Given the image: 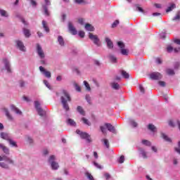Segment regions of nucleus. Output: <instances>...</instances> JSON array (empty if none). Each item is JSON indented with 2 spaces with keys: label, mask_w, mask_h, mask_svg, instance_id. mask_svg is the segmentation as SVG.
<instances>
[{
  "label": "nucleus",
  "mask_w": 180,
  "mask_h": 180,
  "mask_svg": "<svg viewBox=\"0 0 180 180\" xmlns=\"http://www.w3.org/2000/svg\"><path fill=\"white\" fill-rule=\"evenodd\" d=\"M40 63L42 65H47V60H46V58H40Z\"/></svg>",
  "instance_id": "obj_52"
},
{
  "label": "nucleus",
  "mask_w": 180,
  "mask_h": 180,
  "mask_svg": "<svg viewBox=\"0 0 180 180\" xmlns=\"http://www.w3.org/2000/svg\"><path fill=\"white\" fill-rule=\"evenodd\" d=\"M174 43L180 46V39H174Z\"/></svg>",
  "instance_id": "obj_64"
},
{
  "label": "nucleus",
  "mask_w": 180,
  "mask_h": 180,
  "mask_svg": "<svg viewBox=\"0 0 180 180\" xmlns=\"http://www.w3.org/2000/svg\"><path fill=\"white\" fill-rule=\"evenodd\" d=\"M129 123L132 127H137V126H139V124H137V122H136L134 120H129Z\"/></svg>",
  "instance_id": "obj_42"
},
{
  "label": "nucleus",
  "mask_w": 180,
  "mask_h": 180,
  "mask_svg": "<svg viewBox=\"0 0 180 180\" xmlns=\"http://www.w3.org/2000/svg\"><path fill=\"white\" fill-rule=\"evenodd\" d=\"M109 59L112 64H116V63H117V58L115 56V55L110 54Z\"/></svg>",
  "instance_id": "obj_29"
},
{
  "label": "nucleus",
  "mask_w": 180,
  "mask_h": 180,
  "mask_svg": "<svg viewBox=\"0 0 180 180\" xmlns=\"http://www.w3.org/2000/svg\"><path fill=\"white\" fill-rule=\"evenodd\" d=\"M75 4L81 5V4H85V0H75Z\"/></svg>",
  "instance_id": "obj_57"
},
{
  "label": "nucleus",
  "mask_w": 180,
  "mask_h": 180,
  "mask_svg": "<svg viewBox=\"0 0 180 180\" xmlns=\"http://www.w3.org/2000/svg\"><path fill=\"white\" fill-rule=\"evenodd\" d=\"M42 27L46 33H49L50 32V28H49L47 22L45 20H42Z\"/></svg>",
  "instance_id": "obj_30"
},
{
  "label": "nucleus",
  "mask_w": 180,
  "mask_h": 180,
  "mask_svg": "<svg viewBox=\"0 0 180 180\" xmlns=\"http://www.w3.org/2000/svg\"><path fill=\"white\" fill-rule=\"evenodd\" d=\"M19 84H20V86L21 88H24L25 85H26V82H25V81H23V80H20L19 82Z\"/></svg>",
  "instance_id": "obj_59"
},
{
  "label": "nucleus",
  "mask_w": 180,
  "mask_h": 180,
  "mask_svg": "<svg viewBox=\"0 0 180 180\" xmlns=\"http://www.w3.org/2000/svg\"><path fill=\"white\" fill-rule=\"evenodd\" d=\"M0 148L2 149L4 154H6V155H9V148L5 146L4 144L0 143Z\"/></svg>",
  "instance_id": "obj_25"
},
{
  "label": "nucleus",
  "mask_w": 180,
  "mask_h": 180,
  "mask_svg": "<svg viewBox=\"0 0 180 180\" xmlns=\"http://www.w3.org/2000/svg\"><path fill=\"white\" fill-rule=\"evenodd\" d=\"M174 51V53H179L180 47L174 49V46H172V45H171V44H169V45L167 46V53H172Z\"/></svg>",
  "instance_id": "obj_14"
},
{
  "label": "nucleus",
  "mask_w": 180,
  "mask_h": 180,
  "mask_svg": "<svg viewBox=\"0 0 180 180\" xmlns=\"http://www.w3.org/2000/svg\"><path fill=\"white\" fill-rule=\"evenodd\" d=\"M78 22L79 23V25H85V19L79 18L78 19Z\"/></svg>",
  "instance_id": "obj_54"
},
{
  "label": "nucleus",
  "mask_w": 180,
  "mask_h": 180,
  "mask_svg": "<svg viewBox=\"0 0 180 180\" xmlns=\"http://www.w3.org/2000/svg\"><path fill=\"white\" fill-rule=\"evenodd\" d=\"M180 67V63L179 62H176L174 64V70H178V68H179Z\"/></svg>",
  "instance_id": "obj_56"
},
{
  "label": "nucleus",
  "mask_w": 180,
  "mask_h": 180,
  "mask_svg": "<svg viewBox=\"0 0 180 180\" xmlns=\"http://www.w3.org/2000/svg\"><path fill=\"white\" fill-rule=\"evenodd\" d=\"M82 120L84 124H86L87 126H91V122L89 120H86L85 117H82Z\"/></svg>",
  "instance_id": "obj_47"
},
{
  "label": "nucleus",
  "mask_w": 180,
  "mask_h": 180,
  "mask_svg": "<svg viewBox=\"0 0 180 180\" xmlns=\"http://www.w3.org/2000/svg\"><path fill=\"white\" fill-rule=\"evenodd\" d=\"M57 42L58 43L59 46H60V47L65 46V41H64V38L63 37V36H58Z\"/></svg>",
  "instance_id": "obj_18"
},
{
  "label": "nucleus",
  "mask_w": 180,
  "mask_h": 180,
  "mask_svg": "<svg viewBox=\"0 0 180 180\" xmlns=\"http://www.w3.org/2000/svg\"><path fill=\"white\" fill-rule=\"evenodd\" d=\"M155 61H156V63L159 65L162 64V60L160 58H157Z\"/></svg>",
  "instance_id": "obj_61"
},
{
  "label": "nucleus",
  "mask_w": 180,
  "mask_h": 180,
  "mask_svg": "<svg viewBox=\"0 0 180 180\" xmlns=\"http://www.w3.org/2000/svg\"><path fill=\"white\" fill-rule=\"evenodd\" d=\"M180 20V12L179 11L176 15L172 18V20Z\"/></svg>",
  "instance_id": "obj_50"
},
{
  "label": "nucleus",
  "mask_w": 180,
  "mask_h": 180,
  "mask_svg": "<svg viewBox=\"0 0 180 180\" xmlns=\"http://www.w3.org/2000/svg\"><path fill=\"white\" fill-rule=\"evenodd\" d=\"M79 36L82 38L85 37V32L84 31H79Z\"/></svg>",
  "instance_id": "obj_60"
},
{
  "label": "nucleus",
  "mask_w": 180,
  "mask_h": 180,
  "mask_svg": "<svg viewBox=\"0 0 180 180\" xmlns=\"http://www.w3.org/2000/svg\"><path fill=\"white\" fill-rule=\"evenodd\" d=\"M120 22L119 20H116L112 24V27L115 29V27H117V25H119Z\"/></svg>",
  "instance_id": "obj_53"
},
{
  "label": "nucleus",
  "mask_w": 180,
  "mask_h": 180,
  "mask_svg": "<svg viewBox=\"0 0 180 180\" xmlns=\"http://www.w3.org/2000/svg\"><path fill=\"white\" fill-rule=\"evenodd\" d=\"M134 11H136L137 12H141V13H144V10L143 8L139 6V4H136L134 7Z\"/></svg>",
  "instance_id": "obj_31"
},
{
  "label": "nucleus",
  "mask_w": 180,
  "mask_h": 180,
  "mask_svg": "<svg viewBox=\"0 0 180 180\" xmlns=\"http://www.w3.org/2000/svg\"><path fill=\"white\" fill-rule=\"evenodd\" d=\"M151 150H152V151H153V153H158V149L155 146H152Z\"/></svg>",
  "instance_id": "obj_63"
},
{
  "label": "nucleus",
  "mask_w": 180,
  "mask_h": 180,
  "mask_svg": "<svg viewBox=\"0 0 180 180\" xmlns=\"http://www.w3.org/2000/svg\"><path fill=\"white\" fill-rule=\"evenodd\" d=\"M73 86L77 92H81V86H79L77 82L73 83Z\"/></svg>",
  "instance_id": "obj_40"
},
{
  "label": "nucleus",
  "mask_w": 180,
  "mask_h": 180,
  "mask_svg": "<svg viewBox=\"0 0 180 180\" xmlns=\"http://www.w3.org/2000/svg\"><path fill=\"white\" fill-rule=\"evenodd\" d=\"M0 16L1 18H9V13H8V11H6V10L0 8Z\"/></svg>",
  "instance_id": "obj_21"
},
{
  "label": "nucleus",
  "mask_w": 180,
  "mask_h": 180,
  "mask_svg": "<svg viewBox=\"0 0 180 180\" xmlns=\"http://www.w3.org/2000/svg\"><path fill=\"white\" fill-rule=\"evenodd\" d=\"M84 29L88 32H94L95 30V27H94V26L89 23H86L85 25Z\"/></svg>",
  "instance_id": "obj_27"
},
{
  "label": "nucleus",
  "mask_w": 180,
  "mask_h": 180,
  "mask_svg": "<svg viewBox=\"0 0 180 180\" xmlns=\"http://www.w3.org/2000/svg\"><path fill=\"white\" fill-rule=\"evenodd\" d=\"M139 156L142 157V158H148V156L147 155V151H146V149L143 148H139Z\"/></svg>",
  "instance_id": "obj_17"
},
{
  "label": "nucleus",
  "mask_w": 180,
  "mask_h": 180,
  "mask_svg": "<svg viewBox=\"0 0 180 180\" xmlns=\"http://www.w3.org/2000/svg\"><path fill=\"white\" fill-rule=\"evenodd\" d=\"M165 72L167 75H169L170 77L175 75V70L171 68H166Z\"/></svg>",
  "instance_id": "obj_22"
},
{
  "label": "nucleus",
  "mask_w": 180,
  "mask_h": 180,
  "mask_svg": "<svg viewBox=\"0 0 180 180\" xmlns=\"http://www.w3.org/2000/svg\"><path fill=\"white\" fill-rule=\"evenodd\" d=\"M34 108L38 113V115L39 116H41V117H43V116L46 115V111H44L43 110V108H41V107L40 106V101H35L34 102Z\"/></svg>",
  "instance_id": "obj_7"
},
{
  "label": "nucleus",
  "mask_w": 180,
  "mask_h": 180,
  "mask_svg": "<svg viewBox=\"0 0 180 180\" xmlns=\"http://www.w3.org/2000/svg\"><path fill=\"white\" fill-rule=\"evenodd\" d=\"M10 108L13 112L16 113V115H22V111H20V110H19V108H18L16 106L11 105Z\"/></svg>",
  "instance_id": "obj_23"
},
{
  "label": "nucleus",
  "mask_w": 180,
  "mask_h": 180,
  "mask_svg": "<svg viewBox=\"0 0 180 180\" xmlns=\"http://www.w3.org/2000/svg\"><path fill=\"white\" fill-rule=\"evenodd\" d=\"M60 101L63 109H65L66 112H68V110H70V105H68V102H71V96H70V94H68V91L63 90L62 91Z\"/></svg>",
  "instance_id": "obj_1"
},
{
  "label": "nucleus",
  "mask_w": 180,
  "mask_h": 180,
  "mask_svg": "<svg viewBox=\"0 0 180 180\" xmlns=\"http://www.w3.org/2000/svg\"><path fill=\"white\" fill-rule=\"evenodd\" d=\"M141 143L143 145V146H146L147 147H150L151 146V141H148V140H146V139H143L141 141Z\"/></svg>",
  "instance_id": "obj_32"
},
{
  "label": "nucleus",
  "mask_w": 180,
  "mask_h": 180,
  "mask_svg": "<svg viewBox=\"0 0 180 180\" xmlns=\"http://www.w3.org/2000/svg\"><path fill=\"white\" fill-rule=\"evenodd\" d=\"M0 137L1 139H3L4 140H6L7 141H8L11 138L9 137V134L5 132H1L0 134Z\"/></svg>",
  "instance_id": "obj_26"
},
{
  "label": "nucleus",
  "mask_w": 180,
  "mask_h": 180,
  "mask_svg": "<svg viewBox=\"0 0 180 180\" xmlns=\"http://www.w3.org/2000/svg\"><path fill=\"white\" fill-rule=\"evenodd\" d=\"M30 3L32 8H36V6H37V3L34 0H30Z\"/></svg>",
  "instance_id": "obj_49"
},
{
  "label": "nucleus",
  "mask_w": 180,
  "mask_h": 180,
  "mask_svg": "<svg viewBox=\"0 0 180 180\" xmlns=\"http://www.w3.org/2000/svg\"><path fill=\"white\" fill-rule=\"evenodd\" d=\"M117 46L120 49V53L122 56H129V49L124 48V44L122 41L117 42Z\"/></svg>",
  "instance_id": "obj_9"
},
{
  "label": "nucleus",
  "mask_w": 180,
  "mask_h": 180,
  "mask_svg": "<svg viewBox=\"0 0 180 180\" xmlns=\"http://www.w3.org/2000/svg\"><path fill=\"white\" fill-rule=\"evenodd\" d=\"M36 53L39 58H46V53H44V51L40 44H36Z\"/></svg>",
  "instance_id": "obj_8"
},
{
  "label": "nucleus",
  "mask_w": 180,
  "mask_h": 180,
  "mask_svg": "<svg viewBox=\"0 0 180 180\" xmlns=\"http://www.w3.org/2000/svg\"><path fill=\"white\" fill-rule=\"evenodd\" d=\"M45 4L42 6V8L44 9V14L46 16H49V8H47V6H50V5H51V0H44Z\"/></svg>",
  "instance_id": "obj_12"
},
{
  "label": "nucleus",
  "mask_w": 180,
  "mask_h": 180,
  "mask_svg": "<svg viewBox=\"0 0 180 180\" xmlns=\"http://www.w3.org/2000/svg\"><path fill=\"white\" fill-rule=\"evenodd\" d=\"M176 8V6H175L174 4H172L166 10V12H171V11H172L173 9H175Z\"/></svg>",
  "instance_id": "obj_38"
},
{
  "label": "nucleus",
  "mask_w": 180,
  "mask_h": 180,
  "mask_svg": "<svg viewBox=\"0 0 180 180\" xmlns=\"http://www.w3.org/2000/svg\"><path fill=\"white\" fill-rule=\"evenodd\" d=\"M27 143H29V144H33L34 143V141H33V139L32 137H30V136H27L25 137Z\"/></svg>",
  "instance_id": "obj_45"
},
{
  "label": "nucleus",
  "mask_w": 180,
  "mask_h": 180,
  "mask_svg": "<svg viewBox=\"0 0 180 180\" xmlns=\"http://www.w3.org/2000/svg\"><path fill=\"white\" fill-rule=\"evenodd\" d=\"M39 71L42 75L46 77V78H51V72L47 71L43 66H39Z\"/></svg>",
  "instance_id": "obj_11"
},
{
  "label": "nucleus",
  "mask_w": 180,
  "mask_h": 180,
  "mask_svg": "<svg viewBox=\"0 0 180 180\" xmlns=\"http://www.w3.org/2000/svg\"><path fill=\"white\" fill-rule=\"evenodd\" d=\"M158 84L160 86H162V87H165V85H167V83H165V82H163V81H159Z\"/></svg>",
  "instance_id": "obj_58"
},
{
  "label": "nucleus",
  "mask_w": 180,
  "mask_h": 180,
  "mask_svg": "<svg viewBox=\"0 0 180 180\" xmlns=\"http://www.w3.org/2000/svg\"><path fill=\"white\" fill-rule=\"evenodd\" d=\"M86 101L88 102V103H91V96L89 94L86 95Z\"/></svg>",
  "instance_id": "obj_62"
},
{
  "label": "nucleus",
  "mask_w": 180,
  "mask_h": 180,
  "mask_svg": "<svg viewBox=\"0 0 180 180\" xmlns=\"http://www.w3.org/2000/svg\"><path fill=\"white\" fill-rule=\"evenodd\" d=\"M23 33H24L25 37H30V31L29 30L24 29Z\"/></svg>",
  "instance_id": "obj_44"
},
{
  "label": "nucleus",
  "mask_w": 180,
  "mask_h": 180,
  "mask_svg": "<svg viewBox=\"0 0 180 180\" xmlns=\"http://www.w3.org/2000/svg\"><path fill=\"white\" fill-rule=\"evenodd\" d=\"M0 167L1 168H4V169H9V165L2 162H0Z\"/></svg>",
  "instance_id": "obj_37"
},
{
  "label": "nucleus",
  "mask_w": 180,
  "mask_h": 180,
  "mask_svg": "<svg viewBox=\"0 0 180 180\" xmlns=\"http://www.w3.org/2000/svg\"><path fill=\"white\" fill-rule=\"evenodd\" d=\"M175 151L180 155V141L178 142V147L174 148Z\"/></svg>",
  "instance_id": "obj_55"
},
{
  "label": "nucleus",
  "mask_w": 180,
  "mask_h": 180,
  "mask_svg": "<svg viewBox=\"0 0 180 180\" xmlns=\"http://www.w3.org/2000/svg\"><path fill=\"white\" fill-rule=\"evenodd\" d=\"M17 49H18L20 51H26V47L23 44V42L20 40L15 41Z\"/></svg>",
  "instance_id": "obj_13"
},
{
  "label": "nucleus",
  "mask_w": 180,
  "mask_h": 180,
  "mask_svg": "<svg viewBox=\"0 0 180 180\" xmlns=\"http://www.w3.org/2000/svg\"><path fill=\"white\" fill-rule=\"evenodd\" d=\"M2 63L4 65V69L7 71L8 74H12V68L11 65V60L7 58L2 59Z\"/></svg>",
  "instance_id": "obj_6"
},
{
  "label": "nucleus",
  "mask_w": 180,
  "mask_h": 180,
  "mask_svg": "<svg viewBox=\"0 0 180 180\" xmlns=\"http://www.w3.org/2000/svg\"><path fill=\"white\" fill-rule=\"evenodd\" d=\"M67 123L68 124H70V126H77V123H75V121H74V120L69 118L67 120Z\"/></svg>",
  "instance_id": "obj_35"
},
{
  "label": "nucleus",
  "mask_w": 180,
  "mask_h": 180,
  "mask_svg": "<svg viewBox=\"0 0 180 180\" xmlns=\"http://www.w3.org/2000/svg\"><path fill=\"white\" fill-rule=\"evenodd\" d=\"M118 162L120 164H123V162H124V155H122L120 156L118 160H117Z\"/></svg>",
  "instance_id": "obj_48"
},
{
  "label": "nucleus",
  "mask_w": 180,
  "mask_h": 180,
  "mask_svg": "<svg viewBox=\"0 0 180 180\" xmlns=\"http://www.w3.org/2000/svg\"><path fill=\"white\" fill-rule=\"evenodd\" d=\"M56 160L57 157L54 155H51L48 158V164L50 165L52 171H57L60 168V165Z\"/></svg>",
  "instance_id": "obj_2"
},
{
  "label": "nucleus",
  "mask_w": 180,
  "mask_h": 180,
  "mask_svg": "<svg viewBox=\"0 0 180 180\" xmlns=\"http://www.w3.org/2000/svg\"><path fill=\"white\" fill-rule=\"evenodd\" d=\"M111 87L112 88V89H115V91H119V89H120V85L115 82H112L111 83Z\"/></svg>",
  "instance_id": "obj_28"
},
{
  "label": "nucleus",
  "mask_w": 180,
  "mask_h": 180,
  "mask_svg": "<svg viewBox=\"0 0 180 180\" xmlns=\"http://www.w3.org/2000/svg\"><path fill=\"white\" fill-rule=\"evenodd\" d=\"M106 129L108 130V131H110V133H114V134H116V129L110 123H105L103 126L101 127V131L103 134H106Z\"/></svg>",
  "instance_id": "obj_3"
},
{
  "label": "nucleus",
  "mask_w": 180,
  "mask_h": 180,
  "mask_svg": "<svg viewBox=\"0 0 180 180\" xmlns=\"http://www.w3.org/2000/svg\"><path fill=\"white\" fill-rule=\"evenodd\" d=\"M77 112L82 116H85V111L84 110V108L81 107V105L77 106Z\"/></svg>",
  "instance_id": "obj_33"
},
{
  "label": "nucleus",
  "mask_w": 180,
  "mask_h": 180,
  "mask_svg": "<svg viewBox=\"0 0 180 180\" xmlns=\"http://www.w3.org/2000/svg\"><path fill=\"white\" fill-rule=\"evenodd\" d=\"M148 129L150 130V131H151V133H153V136L155 134V133H157V127L153 124H149L148 125Z\"/></svg>",
  "instance_id": "obj_20"
},
{
  "label": "nucleus",
  "mask_w": 180,
  "mask_h": 180,
  "mask_svg": "<svg viewBox=\"0 0 180 180\" xmlns=\"http://www.w3.org/2000/svg\"><path fill=\"white\" fill-rule=\"evenodd\" d=\"M101 141L103 143V146L106 147V148H109L110 145H109V140L104 139L101 140Z\"/></svg>",
  "instance_id": "obj_39"
},
{
  "label": "nucleus",
  "mask_w": 180,
  "mask_h": 180,
  "mask_svg": "<svg viewBox=\"0 0 180 180\" xmlns=\"http://www.w3.org/2000/svg\"><path fill=\"white\" fill-rule=\"evenodd\" d=\"M76 133L80 136V139H82L83 140H86V143H92V139H91V135L89 134L88 133L84 132L79 129L76 130Z\"/></svg>",
  "instance_id": "obj_4"
},
{
  "label": "nucleus",
  "mask_w": 180,
  "mask_h": 180,
  "mask_svg": "<svg viewBox=\"0 0 180 180\" xmlns=\"http://www.w3.org/2000/svg\"><path fill=\"white\" fill-rule=\"evenodd\" d=\"M149 77L153 81H160V79H162V74L158 72H153L149 75Z\"/></svg>",
  "instance_id": "obj_10"
},
{
  "label": "nucleus",
  "mask_w": 180,
  "mask_h": 180,
  "mask_svg": "<svg viewBox=\"0 0 180 180\" xmlns=\"http://www.w3.org/2000/svg\"><path fill=\"white\" fill-rule=\"evenodd\" d=\"M161 137L165 140V141H167V143H172V139L163 132L161 133Z\"/></svg>",
  "instance_id": "obj_24"
},
{
  "label": "nucleus",
  "mask_w": 180,
  "mask_h": 180,
  "mask_svg": "<svg viewBox=\"0 0 180 180\" xmlns=\"http://www.w3.org/2000/svg\"><path fill=\"white\" fill-rule=\"evenodd\" d=\"M68 29L69 32H70L72 34L75 35L77 34V33H78L77 29H75V27H74V25H72V22H68Z\"/></svg>",
  "instance_id": "obj_15"
},
{
  "label": "nucleus",
  "mask_w": 180,
  "mask_h": 180,
  "mask_svg": "<svg viewBox=\"0 0 180 180\" xmlns=\"http://www.w3.org/2000/svg\"><path fill=\"white\" fill-rule=\"evenodd\" d=\"M89 38L90 40L97 47H101L102 46V43L101 42V39L97 34H94L92 33L89 34Z\"/></svg>",
  "instance_id": "obj_5"
},
{
  "label": "nucleus",
  "mask_w": 180,
  "mask_h": 180,
  "mask_svg": "<svg viewBox=\"0 0 180 180\" xmlns=\"http://www.w3.org/2000/svg\"><path fill=\"white\" fill-rule=\"evenodd\" d=\"M93 165L96 167V168H98V169H102L103 167L99 165V163L96 162V161L92 162Z\"/></svg>",
  "instance_id": "obj_43"
},
{
  "label": "nucleus",
  "mask_w": 180,
  "mask_h": 180,
  "mask_svg": "<svg viewBox=\"0 0 180 180\" xmlns=\"http://www.w3.org/2000/svg\"><path fill=\"white\" fill-rule=\"evenodd\" d=\"M3 112H4L8 120H10L11 122L13 120V116L11 115V112H9V110L8 108H4Z\"/></svg>",
  "instance_id": "obj_16"
},
{
  "label": "nucleus",
  "mask_w": 180,
  "mask_h": 180,
  "mask_svg": "<svg viewBox=\"0 0 180 180\" xmlns=\"http://www.w3.org/2000/svg\"><path fill=\"white\" fill-rule=\"evenodd\" d=\"M105 41L107 44L108 49H109L110 50H112V49H113V42L112 41V40L110 39L109 37H105Z\"/></svg>",
  "instance_id": "obj_19"
},
{
  "label": "nucleus",
  "mask_w": 180,
  "mask_h": 180,
  "mask_svg": "<svg viewBox=\"0 0 180 180\" xmlns=\"http://www.w3.org/2000/svg\"><path fill=\"white\" fill-rule=\"evenodd\" d=\"M4 161H6V162H8V164H11V165H13L15 162L13 160L11 159V158H8L6 156H4Z\"/></svg>",
  "instance_id": "obj_41"
},
{
  "label": "nucleus",
  "mask_w": 180,
  "mask_h": 180,
  "mask_svg": "<svg viewBox=\"0 0 180 180\" xmlns=\"http://www.w3.org/2000/svg\"><path fill=\"white\" fill-rule=\"evenodd\" d=\"M84 86H85L86 91H88L89 92L91 91V86H89V84L87 83L86 81H84Z\"/></svg>",
  "instance_id": "obj_46"
},
{
  "label": "nucleus",
  "mask_w": 180,
  "mask_h": 180,
  "mask_svg": "<svg viewBox=\"0 0 180 180\" xmlns=\"http://www.w3.org/2000/svg\"><path fill=\"white\" fill-rule=\"evenodd\" d=\"M8 143L10 144V146H11V147H15V148H18V144L16 143V142L12 139H9Z\"/></svg>",
  "instance_id": "obj_34"
},
{
  "label": "nucleus",
  "mask_w": 180,
  "mask_h": 180,
  "mask_svg": "<svg viewBox=\"0 0 180 180\" xmlns=\"http://www.w3.org/2000/svg\"><path fill=\"white\" fill-rule=\"evenodd\" d=\"M121 75H122L123 77H124L126 79H128V78H129L130 75H129V73H127V72L124 71V70H122L121 71Z\"/></svg>",
  "instance_id": "obj_36"
},
{
  "label": "nucleus",
  "mask_w": 180,
  "mask_h": 180,
  "mask_svg": "<svg viewBox=\"0 0 180 180\" xmlns=\"http://www.w3.org/2000/svg\"><path fill=\"white\" fill-rule=\"evenodd\" d=\"M44 84L48 89H51V86H50V83L47 80H44Z\"/></svg>",
  "instance_id": "obj_51"
}]
</instances>
